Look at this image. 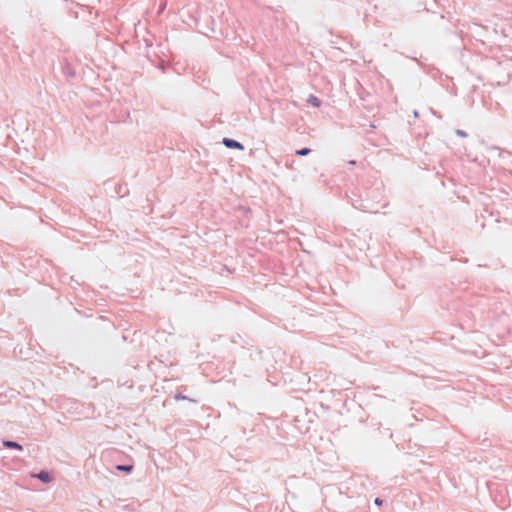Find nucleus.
Listing matches in <instances>:
<instances>
[{
	"instance_id": "20e7f679",
	"label": "nucleus",
	"mask_w": 512,
	"mask_h": 512,
	"mask_svg": "<svg viewBox=\"0 0 512 512\" xmlns=\"http://www.w3.org/2000/svg\"><path fill=\"white\" fill-rule=\"evenodd\" d=\"M308 102L311 103L314 107H320L321 105V101L314 95L309 96Z\"/></svg>"
},
{
	"instance_id": "f03ea898",
	"label": "nucleus",
	"mask_w": 512,
	"mask_h": 512,
	"mask_svg": "<svg viewBox=\"0 0 512 512\" xmlns=\"http://www.w3.org/2000/svg\"><path fill=\"white\" fill-rule=\"evenodd\" d=\"M36 477L45 483H49L52 480L50 474L45 471L40 472L39 474L36 475Z\"/></svg>"
},
{
	"instance_id": "0eeeda50",
	"label": "nucleus",
	"mask_w": 512,
	"mask_h": 512,
	"mask_svg": "<svg viewBox=\"0 0 512 512\" xmlns=\"http://www.w3.org/2000/svg\"><path fill=\"white\" fill-rule=\"evenodd\" d=\"M375 503H376L377 505H381V504H382V500H381V499H379V498H376V499H375Z\"/></svg>"
},
{
	"instance_id": "39448f33",
	"label": "nucleus",
	"mask_w": 512,
	"mask_h": 512,
	"mask_svg": "<svg viewBox=\"0 0 512 512\" xmlns=\"http://www.w3.org/2000/svg\"><path fill=\"white\" fill-rule=\"evenodd\" d=\"M133 466L131 465H118L116 467L117 470L119 471H124V472H130L132 470Z\"/></svg>"
},
{
	"instance_id": "7ed1b4c3",
	"label": "nucleus",
	"mask_w": 512,
	"mask_h": 512,
	"mask_svg": "<svg viewBox=\"0 0 512 512\" xmlns=\"http://www.w3.org/2000/svg\"><path fill=\"white\" fill-rule=\"evenodd\" d=\"M3 445L7 448H14V449H18V450L22 449V446L20 444L13 442V441H4Z\"/></svg>"
},
{
	"instance_id": "423d86ee",
	"label": "nucleus",
	"mask_w": 512,
	"mask_h": 512,
	"mask_svg": "<svg viewBox=\"0 0 512 512\" xmlns=\"http://www.w3.org/2000/svg\"><path fill=\"white\" fill-rule=\"evenodd\" d=\"M309 153H310V149L309 148H303V149H300V150L296 151V154L299 155V156H306Z\"/></svg>"
},
{
	"instance_id": "f257e3e1",
	"label": "nucleus",
	"mask_w": 512,
	"mask_h": 512,
	"mask_svg": "<svg viewBox=\"0 0 512 512\" xmlns=\"http://www.w3.org/2000/svg\"><path fill=\"white\" fill-rule=\"evenodd\" d=\"M223 144L227 147V148H231V149H238V150H243L244 147L241 143L233 140V139H229V138H224L223 139Z\"/></svg>"
}]
</instances>
